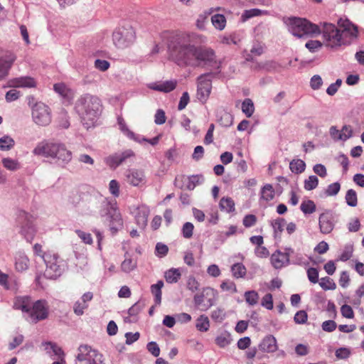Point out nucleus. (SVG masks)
<instances>
[{
  "mask_svg": "<svg viewBox=\"0 0 364 364\" xmlns=\"http://www.w3.org/2000/svg\"><path fill=\"white\" fill-rule=\"evenodd\" d=\"M203 36L196 33H178L173 35L168 43L170 59L181 67L205 68L217 66V56L213 49L196 46L194 42Z\"/></svg>",
  "mask_w": 364,
  "mask_h": 364,
  "instance_id": "f257e3e1",
  "label": "nucleus"
},
{
  "mask_svg": "<svg viewBox=\"0 0 364 364\" xmlns=\"http://www.w3.org/2000/svg\"><path fill=\"white\" fill-rule=\"evenodd\" d=\"M36 156L49 158L62 167H65L73 159V152L62 142L43 140L33 150Z\"/></svg>",
  "mask_w": 364,
  "mask_h": 364,
  "instance_id": "f03ea898",
  "label": "nucleus"
},
{
  "mask_svg": "<svg viewBox=\"0 0 364 364\" xmlns=\"http://www.w3.org/2000/svg\"><path fill=\"white\" fill-rule=\"evenodd\" d=\"M75 109L84 127L88 129L95 126L99 119L102 112L101 100L95 95H82L76 101Z\"/></svg>",
  "mask_w": 364,
  "mask_h": 364,
  "instance_id": "7ed1b4c3",
  "label": "nucleus"
},
{
  "mask_svg": "<svg viewBox=\"0 0 364 364\" xmlns=\"http://www.w3.org/2000/svg\"><path fill=\"white\" fill-rule=\"evenodd\" d=\"M288 26L289 32L298 38L314 37L321 33L320 27L306 18H291Z\"/></svg>",
  "mask_w": 364,
  "mask_h": 364,
  "instance_id": "20e7f679",
  "label": "nucleus"
},
{
  "mask_svg": "<svg viewBox=\"0 0 364 364\" xmlns=\"http://www.w3.org/2000/svg\"><path fill=\"white\" fill-rule=\"evenodd\" d=\"M321 33L323 35L324 45L332 49L349 45V40L343 37L341 28L330 23H321Z\"/></svg>",
  "mask_w": 364,
  "mask_h": 364,
  "instance_id": "39448f33",
  "label": "nucleus"
},
{
  "mask_svg": "<svg viewBox=\"0 0 364 364\" xmlns=\"http://www.w3.org/2000/svg\"><path fill=\"white\" fill-rule=\"evenodd\" d=\"M46 268L44 277L49 279H56L60 277L67 267L66 262L53 252L48 251L43 256Z\"/></svg>",
  "mask_w": 364,
  "mask_h": 364,
  "instance_id": "423d86ee",
  "label": "nucleus"
},
{
  "mask_svg": "<svg viewBox=\"0 0 364 364\" xmlns=\"http://www.w3.org/2000/svg\"><path fill=\"white\" fill-rule=\"evenodd\" d=\"M28 105L31 109L33 121L38 126H47L52 120L50 108L42 102H37L34 97H28Z\"/></svg>",
  "mask_w": 364,
  "mask_h": 364,
  "instance_id": "0eeeda50",
  "label": "nucleus"
},
{
  "mask_svg": "<svg viewBox=\"0 0 364 364\" xmlns=\"http://www.w3.org/2000/svg\"><path fill=\"white\" fill-rule=\"evenodd\" d=\"M101 208L100 215L102 217L107 216L110 222V230L113 233L116 232L123 225L122 216L117 206V203L104 200Z\"/></svg>",
  "mask_w": 364,
  "mask_h": 364,
  "instance_id": "6e6552de",
  "label": "nucleus"
},
{
  "mask_svg": "<svg viewBox=\"0 0 364 364\" xmlns=\"http://www.w3.org/2000/svg\"><path fill=\"white\" fill-rule=\"evenodd\" d=\"M16 222L20 228V234L27 242H31L36 233V228L33 224V216L24 210H19L17 215Z\"/></svg>",
  "mask_w": 364,
  "mask_h": 364,
  "instance_id": "1a4fd4ad",
  "label": "nucleus"
},
{
  "mask_svg": "<svg viewBox=\"0 0 364 364\" xmlns=\"http://www.w3.org/2000/svg\"><path fill=\"white\" fill-rule=\"evenodd\" d=\"M135 38V31L131 26L118 28L112 34L113 43L119 48L129 47L134 43Z\"/></svg>",
  "mask_w": 364,
  "mask_h": 364,
  "instance_id": "9d476101",
  "label": "nucleus"
},
{
  "mask_svg": "<svg viewBox=\"0 0 364 364\" xmlns=\"http://www.w3.org/2000/svg\"><path fill=\"white\" fill-rule=\"evenodd\" d=\"M102 355L87 345L78 347L75 364H104Z\"/></svg>",
  "mask_w": 364,
  "mask_h": 364,
  "instance_id": "9b49d317",
  "label": "nucleus"
},
{
  "mask_svg": "<svg viewBox=\"0 0 364 364\" xmlns=\"http://www.w3.org/2000/svg\"><path fill=\"white\" fill-rule=\"evenodd\" d=\"M217 291L210 287L203 288L202 291L193 297V302L200 311H207L217 300Z\"/></svg>",
  "mask_w": 364,
  "mask_h": 364,
  "instance_id": "f8f14e48",
  "label": "nucleus"
},
{
  "mask_svg": "<svg viewBox=\"0 0 364 364\" xmlns=\"http://www.w3.org/2000/svg\"><path fill=\"white\" fill-rule=\"evenodd\" d=\"M48 305L45 300H38L31 304L30 311L26 319L32 323H36L39 321L47 318L48 316Z\"/></svg>",
  "mask_w": 364,
  "mask_h": 364,
  "instance_id": "ddd939ff",
  "label": "nucleus"
},
{
  "mask_svg": "<svg viewBox=\"0 0 364 364\" xmlns=\"http://www.w3.org/2000/svg\"><path fill=\"white\" fill-rule=\"evenodd\" d=\"M336 222L335 215L330 210H326L318 218L320 232L326 235L331 233L335 227Z\"/></svg>",
  "mask_w": 364,
  "mask_h": 364,
  "instance_id": "4468645a",
  "label": "nucleus"
},
{
  "mask_svg": "<svg viewBox=\"0 0 364 364\" xmlns=\"http://www.w3.org/2000/svg\"><path fill=\"white\" fill-rule=\"evenodd\" d=\"M134 152L131 149H127L122 153H116L107 157L105 160L106 164L111 168H116L119 165L127 162L129 159L134 157Z\"/></svg>",
  "mask_w": 364,
  "mask_h": 364,
  "instance_id": "2eb2a0df",
  "label": "nucleus"
},
{
  "mask_svg": "<svg viewBox=\"0 0 364 364\" xmlns=\"http://www.w3.org/2000/svg\"><path fill=\"white\" fill-rule=\"evenodd\" d=\"M338 24L341 28L343 37L349 40V44L358 37V27L348 19L340 18Z\"/></svg>",
  "mask_w": 364,
  "mask_h": 364,
  "instance_id": "dca6fc26",
  "label": "nucleus"
},
{
  "mask_svg": "<svg viewBox=\"0 0 364 364\" xmlns=\"http://www.w3.org/2000/svg\"><path fill=\"white\" fill-rule=\"evenodd\" d=\"M211 82L205 75L198 78L197 97L201 102H205L211 91Z\"/></svg>",
  "mask_w": 364,
  "mask_h": 364,
  "instance_id": "f3484780",
  "label": "nucleus"
},
{
  "mask_svg": "<svg viewBox=\"0 0 364 364\" xmlns=\"http://www.w3.org/2000/svg\"><path fill=\"white\" fill-rule=\"evenodd\" d=\"M16 55L11 52L0 54V80L4 78L9 73V70L16 60Z\"/></svg>",
  "mask_w": 364,
  "mask_h": 364,
  "instance_id": "a211bd4d",
  "label": "nucleus"
},
{
  "mask_svg": "<svg viewBox=\"0 0 364 364\" xmlns=\"http://www.w3.org/2000/svg\"><path fill=\"white\" fill-rule=\"evenodd\" d=\"M125 177L127 183L133 186H138L146 183L144 172L141 169H129L125 173Z\"/></svg>",
  "mask_w": 364,
  "mask_h": 364,
  "instance_id": "6ab92c4d",
  "label": "nucleus"
},
{
  "mask_svg": "<svg viewBox=\"0 0 364 364\" xmlns=\"http://www.w3.org/2000/svg\"><path fill=\"white\" fill-rule=\"evenodd\" d=\"M9 87L32 88L36 86V81L34 78L29 76H21L15 77L9 80Z\"/></svg>",
  "mask_w": 364,
  "mask_h": 364,
  "instance_id": "aec40b11",
  "label": "nucleus"
},
{
  "mask_svg": "<svg viewBox=\"0 0 364 364\" xmlns=\"http://www.w3.org/2000/svg\"><path fill=\"white\" fill-rule=\"evenodd\" d=\"M32 300L28 296H18L14 300L13 308L16 310H21L25 314L26 318L31 307Z\"/></svg>",
  "mask_w": 364,
  "mask_h": 364,
  "instance_id": "412c9836",
  "label": "nucleus"
},
{
  "mask_svg": "<svg viewBox=\"0 0 364 364\" xmlns=\"http://www.w3.org/2000/svg\"><path fill=\"white\" fill-rule=\"evenodd\" d=\"M93 298V294L90 291L85 293L80 300L75 301L73 305V311L77 316H82L85 309L88 308V302Z\"/></svg>",
  "mask_w": 364,
  "mask_h": 364,
  "instance_id": "4be33fe9",
  "label": "nucleus"
},
{
  "mask_svg": "<svg viewBox=\"0 0 364 364\" xmlns=\"http://www.w3.org/2000/svg\"><path fill=\"white\" fill-rule=\"evenodd\" d=\"M259 348L264 353H274L277 350L275 337L272 335L265 336L259 345Z\"/></svg>",
  "mask_w": 364,
  "mask_h": 364,
  "instance_id": "5701e85b",
  "label": "nucleus"
},
{
  "mask_svg": "<svg viewBox=\"0 0 364 364\" xmlns=\"http://www.w3.org/2000/svg\"><path fill=\"white\" fill-rule=\"evenodd\" d=\"M176 85L177 82L176 80H167L165 82H151L148 85V87L154 90L169 92L176 88Z\"/></svg>",
  "mask_w": 364,
  "mask_h": 364,
  "instance_id": "b1692460",
  "label": "nucleus"
},
{
  "mask_svg": "<svg viewBox=\"0 0 364 364\" xmlns=\"http://www.w3.org/2000/svg\"><path fill=\"white\" fill-rule=\"evenodd\" d=\"M149 213L150 210L147 206L141 205L138 208L135 220L139 228L144 229L146 228Z\"/></svg>",
  "mask_w": 364,
  "mask_h": 364,
  "instance_id": "393cba45",
  "label": "nucleus"
},
{
  "mask_svg": "<svg viewBox=\"0 0 364 364\" xmlns=\"http://www.w3.org/2000/svg\"><path fill=\"white\" fill-rule=\"evenodd\" d=\"M42 346L44 351L50 357L56 356L58 359L63 360V351L56 343L46 341L42 343Z\"/></svg>",
  "mask_w": 364,
  "mask_h": 364,
  "instance_id": "a878e982",
  "label": "nucleus"
},
{
  "mask_svg": "<svg viewBox=\"0 0 364 364\" xmlns=\"http://www.w3.org/2000/svg\"><path fill=\"white\" fill-rule=\"evenodd\" d=\"M271 263L275 269H281L282 267L289 264V255L283 254L280 251L274 252L270 258Z\"/></svg>",
  "mask_w": 364,
  "mask_h": 364,
  "instance_id": "bb28decb",
  "label": "nucleus"
},
{
  "mask_svg": "<svg viewBox=\"0 0 364 364\" xmlns=\"http://www.w3.org/2000/svg\"><path fill=\"white\" fill-rule=\"evenodd\" d=\"M29 267V259L24 252H18L15 256V267L18 272H23Z\"/></svg>",
  "mask_w": 364,
  "mask_h": 364,
  "instance_id": "cd10ccee",
  "label": "nucleus"
},
{
  "mask_svg": "<svg viewBox=\"0 0 364 364\" xmlns=\"http://www.w3.org/2000/svg\"><path fill=\"white\" fill-rule=\"evenodd\" d=\"M232 341L231 334L227 331H222L215 338V344L223 348L229 346Z\"/></svg>",
  "mask_w": 364,
  "mask_h": 364,
  "instance_id": "c85d7f7f",
  "label": "nucleus"
},
{
  "mask_svg": "<svg viewBox=\"0 0 364 364\" xmlns=\"http://www.w3.org/2000/svg\"><path fill=\"white\" fill-rule=\"evenodd\" d=\"M218 121L220 125L228 127L233 123V116L230 112L222 110L218 114Z\"/></svg>",
  "mask_w": 364,
  "mask_h": 364,
  "instance_id": "c756f323",
  "label": "nucleus"
},
{
  "mask_svg": "<svg viewBox=\"0 0 364 364\" xmlns=\"http://www.w3.org/2000/svg\"><path fill=\"white\" fill-rule=\"evenodd\" d=\"M260 199L266 202L270 201L274 199L275 192L273 186L271 184H265L261 189Z\"/></svg>",
  "mask_w": 364,
  "mask_h": 364,
  "instance_id": "7c9ffc66",
  "label": "nucleus"
},
{
  "mask_svg": "<svg viewBox=\"0 0 364 364\" xmlns=\"http://www.w3.org/2000/svg\"><path fill=\"white\" fill-rule=\"evenodd\" d=\"M164 287V282L159 280L156 284L151 286V291L154 296V301L156 304L159 305L161 302V289Z\"/></svg>",
  "mask_w": 364,
  "mask_h": 364,
  "instance_id": "2f4dec72",
  "label": "nucleus"
},
{
  "mask_svg": "<svg viewBox=\"0 0 364 364\" xmlns=\"http://www.w3.org/2000/svg\"><path fill=\"white\" fill-rule=\"evenodd\" d=\"M181 273L179 269L171 268L165 272L164 277L168 283H176L181 278Z\"/></svg>",
  "mask_w": 364,
  "mask_h": 364,
  "instance_id": "473e14b6",
  "label": "nucleus"
},
{
  "mask_svg": "<svg viewBox=\"0 0 364 364\" xmlns=\"http://www.w3.org/2000/svg\"><path fill=\"white\" fill-rule=\"evenodd\" d=\"M119 129L129 139H132L139 144L141 143V141H146L145 137L139 134H136L132 131L129 130L127 124H122V126L119 127Z\"/></svg>",
  "mask_w": 364,
  "mask_h": 364,
  "instance_id": "72a5a7b5",
  "label": "nucleus"
},
{
  "mask_svg": "<svg viewBox=\"0 0 364 364\" xmlns=\"http://www.w3.org/2000/svg\"><path fill=\"white\" fill-rule=\"evenodd\" d=\"M196 328L200 332H206L210 328L208 317L205 315H200L196 320Z\"/></svg>",
  "mask_w": 364,
  "mask_h": 364,
  "instance_id": "f704fd0d",
  "label": "nucleus"
},
{
  "mask_svg": "<svg viewBox=\"0 0 364 364\" xmlns=\"http://www.w3.org/2000/svg\"><path fill=\"white\" fill-rule=\"evenodd\" d=\"M219 206L221 210L227 213H231L235 210V203L231 198H222L220 199Z\"/></svg>",
  "mask_w": 364,
  "mask_h": 364,
  "instance_id": "c9c22d12",
  "label": "nucleus"
},
{
  "mask_svg": "<svg viewBox=\"0 0 364 364\" xmlns=\"http://www.w3.org/2000/svg\"><path fill=\"white\" fill-rule=\"evenodd\" d=\"M232 276L237 279L242 278L246 274V268L242 263H235L231 267Z\"/></svg>",
  "mask_w": 364,
  "mask_h": 364,
  "instance_id": "e433bc0d",
  "label": "nucleus"
},
{
  "mask_svg": "<svg viewBox=\"0 0 364 364\" xmlns=\"http://www.w3.org/2000/svg\"><path fill=\"white\" fill-rule=\"evenodd\" d=\"M136 267V261L132 259V258L127 257V255H125V259L122 262L121 269L124 272L129 273L134 270Z\"/></svg>",
  "mask_w": 364,
  "mask_h": 364,
  "instance_id": "4c0bfd02",
  "label": "nucleus"
},
{
  "mask_svg": "<svg viewBox=\"0 0 364 364\" xmlns=\"http://www.w3.org/2000/svg\"><path fill=\"white\" fill-rule=\"evenodd\" d=\"M211 21L214 27L220 31L225 28L226 25V18L222 14H215L211 17Z\"/></svg>",
  "mask_w": 364,
  "mask_h": 364,
  "instance_id": "58836bf2",
  "label": "nucleus"
},
{
  "mask_svg": "<svg viewBox=\"0 0 364 364\" xmlns=\"http://www.w3.org/2000/svg\"><path fill=\"white\" fill-rule=\"evenodd\" d=\"M15 145V141L12 137L5 135L0 138V150L9 151Z\"/></svg>",
  "mask_w": 364,
  "mask_h": 364,
  "instance_id": "ea45409f",
  "label": "nucleus"
},
{
  "mask_svg": "<svg viewBox=\"0 0 364 364\" xmlns=\"http://www.w3.org/2000/svg\"><path fill=\"white\" fill-rule=\"evenodd\" d=\"M1 161L4 167L9 171H15L21 168L20 163L16 159L4 158Z\"/></svg>",
  "mask_w": 364,
  "mask_h": 364,
  "instance_id": "a19ab883",
  "label": "nucleus"
},
{
  "mask_svg": "<svg viewBox=\"0 0 364 364\" xmlns=\"http://www.w3.org/2000/svg\"><path fill=\"white\" fill-rule=\"evenodd\" d=\"M141 306L136 303L128 310L129 316L124 318L126 322H134L136 321V316L141 311Z\"/></svg>",
  "mask_w": 364,
  "mask_h": 364,
  "instance_id": "79ce46f5",
  "label": "nucleus"
},
{
  "mask_svg": "<svg viewBox=\"0 0 364 364\" xmlns=\"http://www.w3.org/2000/svg\"><path fill=\"white\" fill-rule=\"evenodd\" d=\"M306 164L301 159H294L289 164L290 170L294 173H301L305 170Z\"/></svg>",
  "mask_w": 364,
  "mask_h": 364,
  "instance_id": "37998d69",
  "label": "nucleus"
},
{
  "mask_svg": "<svg viewBox=\"0 0 364 364\" xmlns=\"http://www.w3.org/2000/svg\"><path fill=\"white\" fill-rule=\"evenodd\" d=\"M301 210L305 214H311L316 210L315 203L311 200H306L302 201L300 205Z\"/></svg>",
  "mask_w": 364,
  "mask_h": 364,
  "instance_id": "c03bdc74",
  "label": "nucleus"
},
{
  "mask_svg": "<svg viewBox=\"0 0 364 364\" xmlns=\"http://www.w3.org/2000/svg\"><path fill=\"white\" fill-rule=\"evenodd\" d=\"M265 14H267L266 11H263L259 9H251L249 10H245L242 14L241 18L243 21H245L252 17L261 16Z\"/></svg>",
  "mask_w": 364,
  "mask_h": 364,
  "instance_id": "a18cd8bd",
  "label": "nucleus"
},
{
  "mask_svg": "<svg viewBox=\"0 0 364 364\" xmlns=\"http://www.w3.org/2000/svg\"><path fill=\"white\" fill-rule=\"evenodd\" d=\"M286 220L284 218H279L272 222V226L274 230V235L277 237L284 230Z\"/></svg>",
  "mask_w": 364,
  "mask_h": 364,
  "instance_id": "49530a36",
  "label": "nucleus"
},
{
  "mask_svg": "<svg viewBox=\"0 0 364 364\" xmlns=\"http://www.w3.org/2000/svg\"><path fill=\"white\" fill-rule=\"evenodd\" d=\"M242 112L247 117H250L254 113L255 107L252 100L247 98L242 104Z\"/></svg>",
  "mask_w": 364,
  "mask_h": 364,
  "instance_id": "de8ad7c7",
  "label": "nucleus"
},
{
  "mask_svg": "<svg viewBox=\"0 0 364 364\" xmlns=\"http://www.w3.org/2000/svg\"><path fill=\"white\" fill-rule=\"evenodd\" d=\"M319 285L325 291L334 290L336 288V283L328 277H322L320 279Z\"/></svg>",
  "mask_w": 364,
  "mask_h": 364,
  "instance_id": "09e8293b",
  "label": "nucleus"
},
{
  "mask_svg": "<svg viewBox=\"0 0 364 364\" xmlns=\"http://www.w3.org/2000/svg\"><path fill=\"white\" fill-rule=\"evenodd\" d=\"M204 178L202 176L196 175V176H191L186 178L187 181V185L186 188L188 190H193L195 187L201 183L203 181Z\"/></svg>",
  "mask_w": 364,
  "mask_h": 364,
  "instance_id": "8fccbe9b",
  "label": "nucleus"
},
{
  "mask_svg": "<svg viewBox=\"0 0 364 364\" xmlns=\"http://www.w3.org/2000/svg\"><path fill=\"white\" fill-rule=\"evenodd\" d=\"M226 316L225 309L220 307L217 308L211 312L210 317L216 323H221Z\"/></svg>",
  "mask_w": 364,
  "mask_h": 364,
  "instance_id": "3c124183",
  "label": "nucleus"
},
{
  "mask_svg": "<svg viewBox=\"0 0 364 364\" xmlns=\"http://www.w3.org/2000/svg\"><path fill=\"white\" fill-rule=\"evenodd\" d=\"M346 203L350 207H355L358 203L357 193L353 189H349L345 197Z\"/></svg>",
  "mask_w": 364,
  "mask_h": 364,
  "instance_id": "603ef678",
  "label": "nucleus"
},
{
  "mask_svg": "<svg viewBox=\"0 0 364 364\" xmlns=\"http://www.w3.org/2000/svg\"><path fill=\"white\" fill-rule=\"evenodd\" d=\"M245 299L247 304L254 306L257 304L259 295L255 291H247L244 294Z\"/></svg>",
  "mask_w": 364,
  "mask_h": 364,
  "instance_id": "864d4df0",
  "label": "nucleus"
},
{
  "mask_svg": "<svg viewBox=\"0 0 364 364\" xmlns=\"http://www.w3.org/2000/svg\"><path fill=\"white\" fill-rule=\"evenodd\" d=\"M194 225L190 222H186L183 224L181 232L182 235L186 239H190L193 236Z\"/></svg>",
  "mask_w": 364,
  "mask_h": 364,
  "instance_id": "5fc2aeb1",
  "label": "nucleus"
},
{
  "mask_svg": "<svg viewBox=\"0 0 364 364\" xmlns=\"http://www.w3.org/2000/svg\"><path fill=\"white\" fill-rule=\"evenodd\" d=\"M318 184V179L316 176H310L304 181V188L307 191L314 190Z\"/></svg>",
  "mask_w": 364,
  "mask_h": 364,
  "instance_id": "6e6d98bb",
  "label": "nucleus"
},
{
  "mask_svg": "<svg viewBox=\"0 0 364 364\" xmlns=\"http://www.w3.org/2000/svg\"><path fill=\"white\" fill-rule=\"evenodd\" d=\"M306 274L308 279L309 282L312 284H316L318 282V270L316 268L314 267H309L306 270Z\"/></svg>",
  "mask_w": 364,
  "mask_h": 364,
  "instance_id": "4d7b16f0",
  "label": "nucleus"
},
{
  "mask_svg": "<svg viewBox=\"0 0 364 364\" xmlns=\"http://www.w3.org/2000/svg\"><path fill=\"white\" fill-rule=\"evenodd\" d=\"M323 43L317 40H310L306 43L305 47L311 53H314L319 50Z\"/></svg>",
  "mask_w": 364,
  "mask_h": 364,
  "instance_id": "13d9d810",
  "label": "nucleus"
},
{
  "mask_svg": "<svg viewBox=\"0 0 364 364\" xmlns=\"http://www.w3.org/2000/svg\"><path fill=\"white\" fill-rule=\"evenodd\" d=\"M307 319L308 314L304 310L297 311L294 317V321L297 324H304L306 323Z\"/></svg>",
  "mask_w": 364,
  "mask_h": 364,
  "instance_id": "bf43d9fd",
  "label": "nucleus"
},
{
  "mask_svg": "<svg viewBox=\"0 0 364 364\" xmlns=\"http://www.w3.org/2000/svg\"><path fill=\"white\" fill-rule=\"evenodd\" d=\"M341 189V185L338 182L333 183L328 186L326 190V194L328 196H333L338 194Z\"/></svg>",
  "mask_w": 364,
  "mask_h": 364,
  "instance_id": "052dcab7",
  "label": "nucleus"
},
{
  "mask_svg": "<svg viewBox=\"0 0 364 364\" xmlns=\"http://www.w3.org/2000/svg\"><path fill=\"white\" fill-rule=\"evenodd\" d=\"M292 264L302 267H307L309 264V262L301 254L296 253L294 254L292 259Z\"/></svg>",
  "mask_w": 364,
  "mask_h": 364,
  "instance_id": "680f3d73",
  "label": "nucleus"
},
{
  "mask_svg": "<svg viewBox=\"0 0 364 364\" xmlns=\"http://www.w3.org/2000/svg\"><path fill=\"white\" fill-rule=\"evenodd\" d=\"M329 134L331 138L335 141H343L344 137H343L341 130H338L336 126H331L330 127Z\"/></svg>",
  "mask_w": 364,
  "mask_h": 364,
  "instance_id": "e2e57ef3",
  "label": "nucleus"
},
{
  "mask_svg": "<svg viewBox=\"0 0 364 364\" xmlns=\"http://www.w3.org/2000/svg\"><path fill=\"white\" fill-rule=\"evenodd\" d=\"M256 223L257 217L252 214L246 215L242 220L243 225L247 228L254 226Z\"/></svg>",
  "mask_w": 364,
  "mask_h": 364,
  "instance_id": "0e129e2a",
  "label": "nucleus"
},
{
  "mask_svg": "<svg viewBox=\"0 0 364 364\" xmlns=\"http://www.w3.org/2000/svg\"><path fill=\"white\" fill-rule=\"evenodd\" d=\"M109 191L114 197L119 196V184L117 181L111 180L109 184Z\"/></svg>",
  "mask_w": 364,
  "mask_h": 364,
  "instance_id": "69168bd1",
  "label": "nucleus"
},
{
  "mask_svg": "<svg viewBox=\"0 0 364 364\" xmlns=\"http://www.w3.org/2000/svg\"><path fill=\"white\" fill-rule=\"evenodd\" d=\"M75 233L85 244L91 245L92 243V237L90 233L80 230H76Z\"/></svg>",
  "mask_w": 364,
  "mask_h": 364,
  "instance_id": "338daca9",
  "label": "nucleus"
},
{
  "mask_svg": "<svg viewBox=\"0 0 364 364\" xmlns=\"http://www.w3.org/2000/svg\"><path fill=\"white\" fill-rule=\"evenodd\" d=\"M335 355L338 359H347L350 355V350L348 348H339L336 350Z\"/></svg>",
  "mask_w": 364,
  "mask_h": 364,
  "instance_id": "774afa93",
  "label": "nucleus"
}]
</instances>
